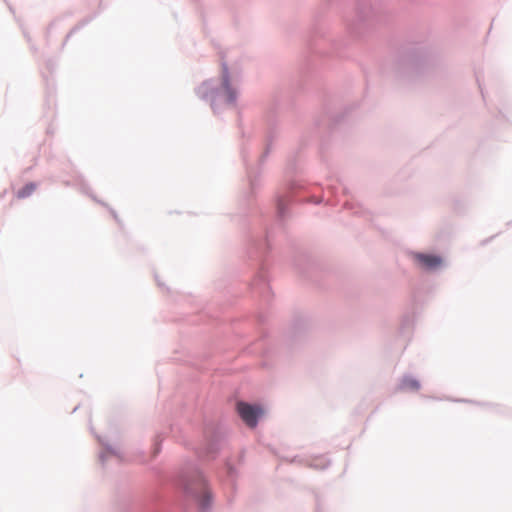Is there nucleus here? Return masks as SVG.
<instances>
[{"label": "nucleus", "instance_id": "1", "mask_svg": "<svg viewBox=\"0 0 512 512\" xmlns=\"http://www.w3.org/2000/svg\"><path fill=\"white\" fill-rule=\"evenodd\" d=\"M237 412L245 424L251 428L256 427L258 418L264 413L260 406L246 402L237 403Z\"/></svg>", "mask_w": 512, "mask_h": 512}, {"label": "nucleus", "instance_id": "6", "mask_svg": "<svg viewBox=\"0 0 512 512\" xmlns=\"http://www.w3.org/2000/svg\"><path fill=\"white\" fill-rule=\"evenodd\" d=\"M186 490H187V492H188V493H191V494H194V493H195V491H194V487H193V485H192V484L187 485V486H186Z\"/></svg>", "mask_w": 512, "mask_h": 512}, {"label": "nucleus", "instance_id": "2", "mask_svg": "<svg viewBox=\"0 0 512 512\" xmlns=\"http://www.w3.org/2000/svg\"><path fill=\"white\" fill-rule=\"evenodd\" d=\"M418 261L427 270H436L443 264V259L440 256L433 254H418Z\"/></svg>", "mask_w": 512, "mask_h": 512}, {"label": "nucleus", "instance_id": "5", "mask_svg": "<svg viewBox=\"0 0 512 512\" xmlns=\"http://www.w3.org/2000/svg\"><path fill=\"white\" fill-rule=\"evenodd\" d=\"M35 189H36L35 184L29 183L17 192V197L25 198V197L31 195Z\"/></svg>", "mask_w": 512, "mask_h": 512}, {"label": "nucleus", "instance_id": "4", "mask_svg": "<svg viewBox=\"0 0 512 512\" xmlns=\"http://www.w3.org/2000/svg\"><path fill=\"white\" fill-rule=\"evenodd\" d=\"M223 87H224L225 92L227 94L228 100L230 102H233L235 100V98H236V94H235V92L233 91V89L229 85V78H228L227 71H225V73L223 75Z\"/></svg>", "mask_w": 512, "mask_h": 512}, {"label": "nucleus", "instance_id": "3", "mask_svg": "<svg viewBox=\"0 0 512 512\" xmlns=\"http://www.w3.org/2000/svg\"><path fill=\"white\" fill-rule=\"evenodd\" d=\"M195 485V488L196 490L202 495V506L205 507V501L208 500L209 498V495H208V492L206 490V484H205V481L204 479L199 476L197 477V479L195 480V483L193 484Z\"/></svg>", "mask_w": 512, "mask_h": 512}]
</instances>
